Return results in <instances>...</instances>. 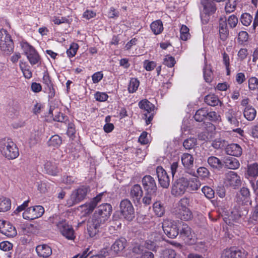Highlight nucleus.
I'll list each match as a JSON object with an SVG mask.
<instances>
[{
  "mask_svg": "<svg viewBox=\"0 0 258 258\" xmlns=\"http://www.w3.org/2000/svg\"><path fill=\"white\" fill-rule=\"evenodd\" d=\"M1 232L8 237H14L17 234L15 228L9 222L2 221L0 225Z\"/></svg>",
  "mask_w": 258,
  "mask_h": 258,
  "instance_id": "22",
  "label": "nucleus"
},
{
  "mask_svg": "<svg viewBox=\"0 0 258 258\" xmlns=\"http://www.w3.org/2000/svg\"><path fill=\"white\" fill-rule=\"evenodd\" d=\"M46 173L51 175H56L59 172L57 164L53 161H47L44 164Z\"/></svg>",
  "mask_w": 258,
  "mask_h": 258,
  "instance_id": "26",
  "label": "nucleus"
},
{
  "mask_svg": "<svg viewBox=\"0 0 258 258\" xmlns=\"http://www.w3.org/2000/svg\"><path fill=\"white\" fill-rule=\"evenodd\" d=\"M207 161L209 165L213 168L220 169L223 166V164L221 160L215 156L209 157Z\"/></svg>",
  "mask_w": 258,
  "mask_h": 258,
  "instance_id": "39",
  "label": "nucleus"
},
{
  "mask_svg": "<svg viewBox=\"0 0 258 258\" xmlns=\"http://www.w3.org/2000/svg\"><path fill=\"white\" fill-rule=\"evenodd\" d=\"M207 119L212 121H218L220 120V115L215 111H207Z\"/></svg>",
  "mask_w": 258,
  "mask_h": 258,
  "instance_id": "55",
  "label": "nucleus"
},
{
  "mask_svg": "<svg viewBox=\"0 0 258 258\" xmlns=\"http://www.w3.org/2000/svg\"><path fill=\"white\" fill-rule=\"evenodd\" d=\"M248 87L250 90H255L258 89V79L252 77L248 79Z\"/></svg>",
  "mask_w": 258,
  "mask_h": 258,
  "instance_id": "53",
  "label": "nucleus"
},
{
  "mask_svg": "<svg viewBox=\"0 0 258 258\" xmlns=\"http://www.w3.org/2000/svg\"><path fill=\"white\" fill-rule=\"evenodd\" d=\"M94 97L97 101L103 102L107 99L108 96L105 93L97 92L95 94Z\"/></svg>",
  "mask_w": 258,
  "mask_h": 258,
  "instance_id": "58",
  "label": "nucleus"
},
{
  "mask_svg": "<svg viewBox=\"0 0 258 258\" xmlns=\"http://www.w3.org/2000/svg\"><path fill=\"white\" fill-rule=\"evenodd\" d=\"M181 160L183 166L186 169H190L194 166V158L190 154H183L181 156Z\"/></svg>",
  "mask_w": 258,
  "mask_h": 258,
  "instance_id": "32",
  "label": "nucleus"
},
{
  "mask_svg": "<svg viewBox=\"0 0 258 258\" xmlns=\"http://www.w3.org/2000/svg\"><path fill=\"white\" fill-rule=\"evenodd\" d=\"M198 175L202 178H206L209 174V170L204 167H201L197 169Z\"/></svg>",
  "mask_w": 258,
  "mask_h": 258,
  "instance_id": "62",
  "label": "nucleus"
},
{
  "mask_svg": "<svg viewBox=\"0 0 258 258\" xmlns=\"http://www.w3.org/2000/svg\"><path fill=\"white\" fill-rule=\"evenodd\" d=\"M226 145V142L225 140L220 138L215 139L212 143V147L216 149H221Z\"/></svg>",
  "mask_w": 258,
  "mask_h": 258,
  "instance_id": "51",
  "label": "nucleus"
},
{
  "mask_svg": "<svg viewBox=\"0 0 258 258\" xmlns=\"http://www.w3.org/2000/svg\"><path fill=\"white\" fill-rule=\"evenodd\" d=\"M13 244L8 241L0 243V248L3 251H8L12 249Z\"/></svg>",
  "mask_w": 258,
  "mask_h": 258,
  "instance_id": "59",
  "label": "nucleus"
},
{
  "mask_svg": "<svg viewBox=\"0 0 258 258\" xmlns=\"http://www.w3.org/2000/svg\"><path fill=\"white\" fill-rule=\"evenodd\" d=\"M248 38V33L245 31H240L238 34V40L239 43H243L247 41Z\"/></svg>",
  "mask_w": 258,
  "mask_h": 258,
  "instance_id": "61",
  "label": "nucleus"
},
{
  "mask_svg": "<svg viewBox=\"0 0 258 258\" xmlns=\"http://www.w3.org/2000/svg\"><path fill=\"white\" fill-rule=\"evenodd\" d=\"M204 77L207 82H210L212 79V72L211 70L206 67L204 69Z\"/></svg>",
  "mask_w": 258,
  "mask_h": 258,
  "instance_id": "60",
  "label": "nucleus"
},
{
  "mask_svg": "<svg viewBox=\"0 0 258 258\" xmlns=\"http://www.w3.org/2000/svg\"><path fill=\"white\" fill-rule=\"evenodd\" d=\"M156 174L160 185L163 188H167L170 184V179L166 171L159 166L156 168Z\"/></svg>",
  "mask_w": 258,
  "mask_h": 258,
  "instance_id": "20",
  "label": "nucleus"
},
{
  "mask_svg": "<svg viewBox=\"0 0 258 258\" xmlns=\"http://www.w3.org/2000/svg\"><path fill=\"white\" fill-rule=\"evenodd\" d=\"M78 48L79 46L78 44L75 43H72L70 45L69 49H68L67 51L68 56L69 57H72L74 56L77 53Z\"/></svg>",
  "mask_w": 258,
  "mask_h": 258,
  "instance_id": "52",
  "label": "nucleus"
},
{
  "mask_svg": "<svg viewBox=\"0 0 258 258\" xmlns=\"http://www.w3.org/2000/svg\"><path fill=\"white\" fill-rule=\"evenodd\" d=\"M44 212V209L42 206H35L27 209L23 212V217L25 219L32 220L40 217Z\"/></svg>",
  "mask_w": 258,
  "mask_h": 258,
  "instance_id": "12",
  "label": "nucleus"
},
{
  "mask_svg": "<svg viewBox=\"0 0 258 258\" xmlns=\"http://www.w3.org/2000/svg\"><path fill=\"white\" fill-rule=\"evenodd\" d=\"M14 43L11 35L4 29L0 30V48L6 54H10L14 50Z\"/></svg>",
  "mask_w": 258,
  "mask_h": 258,
  "instance_id": "6",
  "label": "nucleus"
},
{
  "mask_svg": "<svg viewBox=\"0 0 258 258\" xmlns=\"http://www.w3.org/2000/svg\"><path fill=\"white\" fill-rule=\"evenodd\" d=\"M0 152L8 159H15L19 155L18 148L10 139L4 138L0 140Z\"/></svg>",
  "mask_w": 258,
  "mask_h": 258,
  "instance_id": "1",
  "label": "nucleus"
},
{
  "mask_svg": "<svg viewBox=\"0 0 258 258\" xmlns=\"http://www.w3.org/2000/svg\"><path fill=\"white\" fill-rule=\"evenodd\" d=\"M202 192L205 197L209 199H212L214 197V191L209 186H204L202 189Z\"/></svg>",
  "mask_w": 258,
  "mask_h": 258,
  "instance_id": "54",
  "label": "nucleus"
},
{
  "mask_svg": "<svg viewBox=\"0 0 258 258\" xmlns=\"http://www.w3.org/2000/svg\"><path fill=\"white\" fill-rule=\"evenodd\" d=\"M36 251L40 257H47L52 254L51 248L46 244L38 245L36 248Z\"/></svg>",
  "mask_w": 258,
  "mask_h": 258,
  "instance_id": "29",
  "label": "nucleus"
},
{
  "mask_svg": "<svg viewBox=\"0 0 258 258\" xmlns=\"http://www.w3.org/2000/svg\"><path fill=\"white\" fill-rule=\"evenodd\" d=\"M187 179L183 177L180 178L173 184L172 194L175 196H181L187 190Z\"/></svg>",
  "mask_w": 258,
  "mask_h": 258,
  "instance_id": "13",
  "label": "nucleus"
},
{
  "mask_svg": "<svg viewBox=\"0 0 258 258\" xmlns=\"http://www.w3.org/2000/svg\"><path fill=\"white\" fill-rule=\"evenodd\" d=\"M133 253L136 258H154V254L151 251L144 249L141 246H136L133 248Z\"/></svg>",
  "mask_w": 258,
  "mask_h": 258,
  "instance_id": "23",
  "label": "nucleus"
},
{
  "mask_svg": "<svg viewBox=\"0 0 258 258\" xmlns=\"http://www.w3.org/2000/svg\"><path fill=\"white\" fill-rule=\"evenodd\" d=\"M125 244L126 240L124 238H121L117 239L111 245L108 255L111 257L115 256L124 249Z\"/></svg>",
  "mask_w": 258,
  "mask_h": 258,
  "instance_id": "19",
  "label": "nucleus"
},
{
  "mask_svg": "<svg viewBox=\"0 0 258 258\" xmlns=\"http://www.w3.org/2000/svg\"><path fill=\"white\" fill-rule=\"evenodd\" d=\"M106 225V224H104L98 220L93 217L91 218L88 220L87 225L88 235L91 238L97 239Z\"/></svg>",
  "mask_w": 258,
  "mask_h": 258,
  "instance_id": "4",
  "label": "nucleus"
},
{
  "mask_svg": "<svg viewBox=\"0 0 258 258\" xmlns=\"http://www.w3.org/2000/svg\"><path fill=\"white\" fill-rule=\"evenodd\" d=\"M256 110L252 106H247L244 108L243 110V114L244 118L248 121H253L256 116Z\"/></svg>",
  "mask_w": 258,
  "mask_h": 258,
  "instance_id": "31",
  "label": "nucleus"
},
{
  "mask_svg": "<svg viewBox=\"0 0 258 258\" xmlns=\"http://www.w3.org/2000/svg\"><path fill=\"white\" fill-rule=\"evenodd\" d=\"M224 183L227 187L236 189L241 185V181L240 176L234 171H229L225 174Z\"/></svg>",
  "mask_w": 258,
  "mask_h": 258,
  "instance_id": "11",
  "label": "nucleus"
},
{
  "mask_svg": "<svg viewBox=\"0 0 258 258\" xmlns=\"http://www.w3.org/2000/svg\"><path fill=\"white\" fill-rule=\"evenodd\" d=\"M205 102L211 106H215L219 103V100L218 97L214 95H209L205 98Z\"/></svg>",
  "mask_w": 258,
  "mask_h": 258,
  "instance_id": "45",
  "label": "nucleus"
},
{
  "mask_svg": "<svg viewBox=\"0 0 258 258\" xmlns=\"http://www.w3.org/2000/svg\"><path fill=\"white\" fill-rule=\"evenodd\" d=\"M154 212L158 217H162L165 213V208L163 205L159 202H156L154 203L153 206Z\"/></svg>",
  "mask_w": 258,
  "mask_h": 258,
  "instance_id": "41",
  "label": "nucleus"
},
{
  "mask_svg": "<svg viewBox=\"0 0 258 258\" xmlns=\"http://www.w3.org/2000/svg\"><path fill=\"white\" fill-rule=\"evenodd\" d=\"M207 110L201 108L197 111L194 115V118L197 121L202 122L207 119Z\"/></svg>",
  "mask_w": 258,
  "mask_h": 258,
  "instance_id": "44",
  "label": "nucleus"
},
{
  "mask_svg": "<svg viewBox=\"0 0 258 258\" xmlns=\"http://www.w3.org/2000/svg\"><path fill=\"white\" fill-rule=\"evenodd\" d=\"M150 28L155 35H158L163 30V23L160 20H156L151 24Z\"/></svg>",
  "mask_w": 258,
  "mask_h": 258,
  "instance_id": "37",
  "label": "nucleus"
},
{
  "mask_svg": "<svg viewBox=\"0 0 258 258\" xmlns=\"http://www.w3.org/2000/svg\"><path fill=\"white\" fill-rule=\"evenodd\" d=\"M235 201L241 205H247L248 203L251 204L250 200V191L248 188L243 187L238 192L235 197Z\"/></svg>",
  "mask_w": 258,
  "mask_h": 258,
  "instance_id": "18",
  "label": "nucleus"
},
{
  "mask_svg": "<svg viewBox=\"0 0 258 258\" xmlns=\"http://www.w3.org/2000/svg\"><path fill=\"white\" fill-rule=\"evenodd\" d=\"M140 85V82L137 78H132L130 80L128 86V91L131 93L135 92Z\"/></svg>",
  "mask_w": 258,
  "mask_h": 258,
  "instance_id": "46",
  "label": "nucleus"
},
{
  "mask_svg": "<svg viewBox=\"0 0 258 258\" xmlns=\"http://www.w3.org/2000/svg\"><path fill=\"white\" fill-rule=\"evenodd\" d=\"M238 112L232 109H229L225 113V117L228 122L235 127L239 125V121L237 118Z\"/></svg>",
  "mask_w": 258,
  "mask_h": 258,
  "instance_id": "28",
  "label": "nucleus"
},
{
  "mask_svg": "<svg viewBox=\"0 0 258 258\" xmlns=\"http://www.w3.org/2000/svg\"><path fill=\"white\" fill-rule=\"evenodd\" d=\"M180 38L182 40L186 41L190 37L188 28L184 25L181 27L180 30Z\"/></svg>",
  "mask_w": 258,
  "mask_h": 258,
  "instance_id": "50",
  "label": "nucleus"
},
{
  "mask_svg": "<svg viewBox=\"0 0 258 258\" xmlns=\"http://www.w3.org/2000/svg\"><path fill=\"white\" fill-rule=\"evenodd\" d=\"M109 254V252L106 249H104L102 250L100 253L94 254L93 253L91 255L89 258H105L107 255Z\"/></svg>",
  "mask_w": 258,
  "mask_h": 258,
  "instance_id": "64",
  "label": "nucleus"
},
{
  "mask_svg": "<svg viewBox=\"0 0 258 258\" xmlns=\"http://www.w3.org/2000/svg\"><path fill=\"white\" fill-rule=\"evenodd\" d=\"M237 0H228L225 6V12L230 13L234 11L237 5Z\"/></svg>",
  "mask_w": 258,
  "mask_h": 258,
  "instance_id": "48",
  "label": "nucleus"
},
{
  "mask_svg": "<svg viewBox=\"0 0 258 258\" xmlns=\"http://www.w3.org/2000/svg\"><path fill=\"white\" fill-rule=\"evenodd\" d=\"M143 190L139 184L134 185L131 189L130 196L134 201L139 202L143 196Z\"/></svg>",
  "mask_w": 258,
  "mask_h": 258,
  "instance_id": "30",
  "label": "nucleus"
},
{
  "mask_svg": "<svg viewBox=\"0 0 258 258\" xmlns=\"http://www.w3.org/2000/svg\"><path fill=\"white\" fill-rule=\"evenodd\" d=\"M22 47L31 65L36 64L40 61V56L32 46L27 42H24Z\"/></svg>",
  "mask_w": 258,
  "mask_h": 258,
  "instance_id": "10",
  "label": "nucleus"
},
{
  "mask_svg": "<svg viewBox=\"0 0 258 258\" xmlns=\"http://www.w3.org/2000/svg\"><path fill=\"white\" fill-rule=\"evenodd\" d=\"M142 182L146 192H148L150 194L156 193V183L153 177L150 175H146L142 178Z\"/></svg>",
  "mask_w": 258,
  "mask_h": 258,
  "instance_id": "16",
  "label": "nucleus"
},
{
  "mask_svg": "<svg viewBox=\"0 0 258 258\" xmlns=\"http://www.w3.org/2000/svg\"><path fill=\"white\" fill-rule=\"evenodd\" d=\"M57 227L63 236L72 240L75 238L74 230L66 220H61L57 223Z\"/></svg>",
  "mask_w": 258,
  "mask_h": 258,
  "instance_id": "15",
  "label": "nucleus"
},
{
  "mask_svg": "<svg viewBox=\"0 0 258 258\" xmlns=\"http://www.w3.org/2000/svg\"><path fill=\"white\" fill-rule=\"evenodd\" d=\"M119 211L123 217L131 221L135 217V210L129 200H122L120 203Z\"/></svg>",
  "mask_w": 258,
  "mask_h": 258,
  "instance_id": "8",
  "label": "nucleus"
},
{
  "mask_svg": "<svg viewBox=\"0 0 258 258\" xmlns=\"http://www.w3.org/2000/svg\"><path fill=\"white\" fill-rule=\"evenodd\" d=\"M179 233L180 236H181L186 242H189L192 240L194 237V233L191 231V228L187 224L184 222H182L181 228Z\"/></svg>",
  "mask_w": 258,
  "mask_h": 258,
  "instance_id": "21",
  "label": "nucleus"
},
{
  "mask_svg": "<svg viewBox=\"0 0 258 258\" xmlns=\"http://www.w3.org/2000/svg\"><path fill=\"white\" fill-rule=\"evenodd\" d=\"M11 202L10 199L6 198H0V212H5L11 208Z\"/></svg>",
  "mask_w": 258,
  "mask_h": 258,
  "instance_id": "43",
  "label": "nucleus"
},
{
  "mask_svg": "<svg viewBox=\"0 0 258 258\" xmlns=\"http://www.w3.org/2000/svg\"><path fill=\"white\" fill-rule=\"evenodd\" d=\"M139 107L147 112V113H150L154 112L155 106L147 99H143L139 102Z\"/></svg>",
  "mask_w": 258,
  "mask_h": 258,
  "instance_id": "35",
  "label": "nucleus"
},
{
  "mask_svg": "<svg viewBox=\"0 0 258 258\" xmlns=\"http://www.w3.org/2000/svg\"><path fill=\"white\" fill-rule=\"evenodd\" d=\"M144 67L146 71H151L156 67V63L153 61L146 60L144 62Z\"/></svg>",
  "mask_w": 258,
  "mask_h": 258,
  "instance_id": "63",
  "label": "nucleus"
},
{
  "mask_svg": "<svg viewBox=\"0 0 258 258\" xmlns=\"http://www.w3.org/2000/svg\"><path fill=\"white\" fill-rule=\"evenodd\" d=\"M103 195V192L100 193L96 197L93 198L90 202H87L80 206L85 214H89L93 211L98 204L101 201Z\"/></svg>",
  "mask_w": 258,
  "mask_h": 258,
  "instance_id": "17",
  "label": "nucleus"
},
{
  "mask_svg": "<svg viewBox=\"0 0 258 258\" xmlns=\"http://www.w3.org/2000/svg\"><path fill=\"white\" fill-rule=\"evenodd\" d=\"M196 145L197 139L195 138L187 139L183 143V146L186 150L194 148Z\"/></svg>",
  "mask_w": 258,
  "mask_h": 258,
  "instance_id": "49",
  "label": "nucleus"
},
{
  "mask_svg": "<svg viewBox=\"0 0 258 258\" xmlns=\"http://www.w3.org/2000/svg\"><path fill=\"white\" fill-rule=\"evenodd\" d=\"M253 17L249 13H245L241 15L240 21L243 25L245 26H249L252 23Z\"/></svg>",
  "mask_w": 258,
  "mask_h": 258,
  "instance_id": "47",
  "label": "nucleus"
},
{
  "mask_svg": "<svg viewBox=\"0 0 258 258\" xmlns=\"http://www.w3.org/2000/svg\"><path fill=\"white\" fill-rule=\"evenodd\" d=\"M162 227L165 234L170 238H175L179 234V229L176 222L170 220H164Z\"/></svg>",
  "mask_w": 258,
  "mask_h": 258,
  "instance_id": "9",
  "label": "nucleus"
},
{
  "mask_svg": "<svg viewBox=\"0 0 258 258\" xmlns=\"http://www.w3.org/2000/svg\"><path fill=\"white\" fill-rule=\"evenodd\" d=\"M163 63L165 66L172 68L175 63V58L172 56L167 55L164 59Z\"/></svg>",
  "mask_w": 258,
  "mask_h": 258,
  "instance_id": "57",
  "label": "nucleus"
},
{
  "mask_svg": "<svg viewBox=\"0 0 258 258\" xmlns=\"http://www.w3.org/2000/svg\"><path fill=\"white\" fill-rule=\"evenodd\" d=\"M244 252L239 249L231 248L225 250L222 253V258H243Z\"/></svg>",
  "mask_w": 258,
  "mask_h": 258,
  "instance_id": "24",
  "label": "nucleus"
},
{
  "mask_svg": "<svg viewBox=\"0 0 258 258\" xmlns=\"http://www.w3.org/2000/svg\"><path fill=\"white\" fill-rule=\"evenodd\" d=\"M224 163L229 169H236L240 166L238 160L234 157H227L224 158Z\"/></svg>",
  "mask_w": 258,
  "mask_h": 258,
  "instance_id": "34",
  "label": "nucleus"
},
{
  "mask_svg": "<svg viewBox=\"0 0 258 258\" xmlns=\"http://www.w3.org/2000/svg\"><path fill=\"white\" fill-rule=\"evenodd\" d=\"M156 195V193H154L153 194H150L148 192H146L145 197L143 198V203L145 205H149L151 204L152 200L153 198H154Z\"/></svg>",
  "mask_w": 258,
  "mask_h": 258,
  "instance_id": "56",
  "label": "nucleus"
},
{
  "mask_svg": "<svg viewBox=\"0 0 258 258\" xmlns=\"http://www.w3.org/2000/svg\"><path fill=\"white\" fill-rule=\"evenodd\" d=\"M258 223V205H257L253 210L251 212L249 217L247 220V226L251 228Z\"/></svg>",
  "mask_w": 258,
  "mask_h": 258,
  "instance_id": "33",
  "label": "nucleus"
},
{
  "mask_svg": "<svg viewBox=\"0 0 258 258\" xmlns=\"http://www.w3.org/2000/svg\"><path fill=\"white\" fill-rule=\"evenodd\" d=\"M189 199L187 198H183L178 202L176 207L174 208L173 213L175 216L181 220L188 221L192 218V214L188 208Z\"/></svg>",
  "mask_w": 258,
  "mask_h": 258,
  "instance_id": "2",
  "label": "nucleus"
},
{
  "mask_svg": "<svg viewBox=\"0 0 258 258\" xmlns=\"http://www.w3.org/2000/svg\"><path fill=\"white\" fill-rule=\"evenodd\" d=\"M43 83L46 86V91L48 93L49 97L53 98L55 95V90L48 73H45L43 77Z\"/></svg>",
  "mask_w": 258,
  "mask_h": 258,
  "instance_id": "25",
  "label": "nucleus"
},
{
  "mask_svg": "<svg viewBox=\"0 0 258 258\" xmlns=\"http://www.w3.org/2000/svg\"><path fill=\"white\" fill-rule=\"evenodd\" d=\"M162 239V235L159 232L155 231L149 233L148 239L146 241L145 245L147 248L156 251L157 248V242Z\"/></svg>",
  "mask_w": 258,
  "mask_h": 258,
  "instance_id": "14",
  "label": "nucleus"
},
{
  "mask_svg": "<svg viewBox=\"0 0 258 258\" xmlns=\"http://www.w3.org/2000/svg\"><path fill=\"white\" fill-rule=\"evenodd\" d=\"M90 191V187L88 186H81L73 190L67 201V205L71 207L79 203L86 198Z\"/></svg>",
  "mask_w": 258,
  "mask_h": 258,
  "instance_id": "3",
  "label": "nucleus"
},
{
  "mask_svg": "<svg viewBox=\"0 0 258 258\" xmlns=\"http://www.w3.org/2000/svg\"><path fill=\"white\" fill-rule=\"evenodd\" d=\"M225 152L228 155L238 157L241 155L242 150L238 144H231L226 147Z\"/></svg>",
  "mask_w": 258,
  "mask_h": 258,
  "instance_id": "27",
  "label": "nucleus"
},
{
  "mask_svg": "<svg viewBox=\"0 0 258 258\" xmlns=\"http://www.w3.org/2000/svg\"><path fill=\"white\" fill-rule=\"evenodd\" d=\"M161 258H177L176 253L171 248H165L161 250L160 252Z\"/></svg>",
  "mask_w": 258,
  "mask_h": 258,
  "instance_id": "42",
  "label": "nucleus"
},
{
  "mask_svg": "<svg viewBox=\"0 0 258 258\" xmlns=\"http://www.w3.org/2000/svg\"><path fill=\"white\" fill-rule=\"evenodd\" d=\"M258 176V164L254 163L247 166L246 177L256 178Z\"/></svg>",
  "mask_w": 258,
  "mask_h": 258,
  "instance_id": "36",
  "label": "nucleus"
},
{
  "mask_svg": "<svg viewBox=\"0 0 258 258\" xmlns=\"http://www.w3.org/2000/svg\"><path fill=\"white\" fill-rule=\"evenodd\" d=\"M188 187L187 190L189 191L196 190L199 188L201 186V183L196 177L191 178L187 180Z\"/></svg>",
  "mask_w": 258,
  "mask_h": 258,
  "instance_id": "40",
  "label": "nucleus"
},
{
  "mask_svg": "<svg viewBox=\"0 0 258 258\" xmlns=\"http://www.w3.org/2000/svg\"><path fill=\"white\" fill-rule=\"evenodd\" d=\"M62 143V140L60 137L57 135L52 136L47 142V145L49 147L53 148H58Z\"/></svg>",
  "mask_w": 258,
  "mask_h": 258,
  "instance_id": "38",
  "label": "nucleus"
},
{
  "mask_svg": "<svg viewBox=\"0 0 258 258\" xmlns=\"http://www.w3.org/2000/svg\"><path fill=\"white\" fill-rule=\"evenodd\" d=\"M201 4L203 7L201 12V18L202 23L207 24L210 16L214 14L217 10L216 4L213 0H201Z\"/></svg>",
  "mask_w": 258,
  "mask_h": 258,
  "instance_id": "5",
  "label": "nucleus"
},
{
  "mask_svg": "<svg viewBox=\"0 0 258 258\" xmlns=\"http://www.w3.org/2000/svg\"><path fill=\"white\" fill-rule=\"evenodd\" d=\"M111 211L112 207L110 204H102L98 207L92 217L106 224V221L109 218Z\"/></svg>",
  "mask_w": 258,
  "mask_h": 258,
  "instance_id": "7",
  "label": "nucleus"
}]
</instances>
